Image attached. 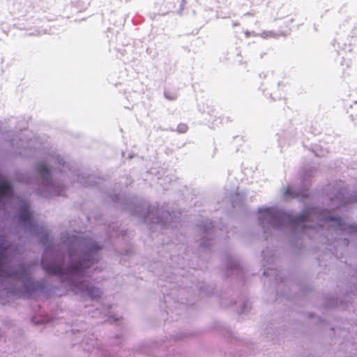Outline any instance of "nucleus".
<instances>
[{
	"label": "nucleus",
	"mask_w": 357,
	"mask_h": 357,
	"mask_svg": "<svg viewBox=\"0 0 357 357\" xmlns=\"http://www.w3.org/2000/svg\"><path fill=\"white\" fill-rule=\"evenodd\" d=\"M314 220H317L322 222V224H319V226L324 227L326 224L329 227H333L340 230H345L348 229L349 231H357V228L354 227H345V225L342 222L340 218H333L331 216H323L322 212L319 211L317 208H312L307 211H305L303 214L296 216L293 220L292 222L294 225H301L306 222H311Z\"/></svg>",
	"instance_id": "f257e3e1"
},
{
	"label": "nucleus",
	"mask_w": 357,
	"mask_h": 357,
	"mask_svg": "<svg viewBox=\"0 0 357 357\" xmlns=\"http://www.w3.org/2000/svg\"><path fill=\"white\" fill-rule=\"evenodd\" d=\"M19 219L24 227H26L30 231H31L32 228L35 227V225L32 220V215L29 210V206L27 204L24 205L20 208Z\"/></svg>",
	"instance_id": "f03ea898"
},
{
	"label": "nucleus",
	"mask_w": 357,
	"mask_h": 357,
	"mask_svg": "<svg viewBox=\"0 0 357 357\" xmlns=\"http://www.w3.org/2000/svg\"><path fill=\"white\" fill-rule=\"evenodd\" d=\"M6 248H0V278L15 277L6 266Z\"/></svg>",
	"instance_id": "7ed1b4c3"
},
{
	"label": "nucleus",
	"mask_w": 357,
	"mask_h": 357,
	"mask_svg": "<svg viewBox=\"0 0 357 357\" xmlns=\"http://www.w3.org/2000/svg\"><path fill=\"white\" fill-rule=\"evenodd\" d=\"M77 290L84 292L86 291L87 295L92 298H98L100 296V291L99 289L94 287H85L83 282H80L79 284H75L73 287L72 290L76 291Z\"/></svg>",
	"instance_id": "20e7f679"
},
{
	"label": "nucleus",
	"mask_w": 357,
	"mask_h": 357,
	"mask_svg": "<svg viewBox=\"0 0 357 357\" xmlns=\"http://www.w3.org/2000/svg\"><path fill=\"white\" fill-rule=\"evenodd\" d=\"M42 266L43 269L48 274L53 275H62L63 269L60 264H46L45 261V259L43 258L42 260Z\"/></svg>",
	"instance_id": "39448f33"
},
{
	"label": "nucleus",
	"mask_w": 357,
	"mask_h": 357,
	"mask_svg": "<svg viewBox=\"0 0 357 357\" xmlns=\"http://www.w3.org/2000/svg\"><path fill=\"white\" fill-rule=\"evenodd\" d=\"M335 199L338 201V206H344L347 204L357 202V192L351 197L345 199L344 197V192L340 190L337 194L335 195Z\"/></svg>",
	"instance_id": "423d86ee"
},
{
	"label": "nucleus",
	"mask_w": 357,
	"mask_h": 357,
	"mask_svg": "<svg viewBox=\"0 0 357 357\" xmlns=\"http://www.w3.org/2000/svg\"><path fill=\"white\" fill-rule=\"evenodd\" d=\"M13 190L11 186L4 180H0V197L11 196Z\"/></svg>",
	"instance_id": "0eeeda50"
},
{
	"label": "nucleus",
	"mask_w": 357,
	"mask_h": 357,
	"mask_svg": "<svg viewBox=\"0 0 357 357\" xmlns=\"http://www.w3.org/2000/svg\"><path fill=\"white\" fill-rule=\"evenodd\" d=\"M38 172L43 178H47L50 176V170L44 163H40L37 167Z\"/></svg>",
	"instance_id": "6e6552de"
},
{
	"label": "nucleus",
	"mask_w": 357,
	"mask_h": 357,
	"mask_svg": "<svg viewBox=\"0 0 357 357\" xmlns=\"http://www.w3.org/2000/svg\"><path fill=\"white\" fill-rule=\"evenodd\" d=\"M188 130V126L185 123H180L177 126L178 132L181 133H185Z\"/></svg>",
	"instance_id": "1a4fd4ad"
},
{
	"label": "nucleus",
	"mask_w": 357,
	"mask_h": 357,
	"mask_svg": "<svg viewBox=\"0 0 357 357\" xmlns=\"http://www.w3.org/2000/svg\"><path fill=\"white\" fill-rule=\"evenodd\" d=\"M82 270H81V268L80 267H78V266H72L69 270H68V272L70 273V274H74V273H77L79 272H80Z\"/></svg>",
	"instance_id": "9d476101"
},
{
	"label": "nucleus",
	"mask_w": 357,
	"mask_h": 357,
	"mask_svg": "<svg viewBox=\"0 0 357 357\" xmlns=\"http://www.w3.org/2000/svg\"><path fill=\"white\" fill-rule=\"evenodd\" d=\"M284 195L285 196H288V195H291V188H287L285 192H284Z\"/></svg>",
	"instance_id": "9b49d317"
},
{
	"label": "nucleus",
	"mask_w": 357,
	"mask_h": 357,
	"mask_svg": "<svg viewBox=\"0 0 357 357\" xmlns=\"http://www.w3.org/2000/svg\"><path fill=\"white\" fill-rule=\"evenodd\" d=\"M261 212H263L264 213L270 214V209H264Z\"/></svg>",
	"instance_id": "f8f14e48"
},
{
	"label": "nucleus",
	"mask_w": 357,
	"mask_h": 357,
	"mask_svg": "<svg viewBox=\"0 0 357 357\" xmlns=\"http://www.w3.org/2000/svg\"><path fill=\"white\" fill-rule=\"evenodd\" d=\"M93 250H99V248H96L95 249L93 248L91 251H93Z\"/></svg>",
	"instance_id": "ddd939ff"
},
{
	"label": "nucleus",
	"mask_w": 357,
	"mask_h": 357,
	"mask_svg": "<svg viewBox=\"0 0 357 357\" xmlns=\"http://www.w3.org/2000/svg\"><path fill=\"white\" fill-rule=\"evenodd\" d=\"M165 96H166V97H167V98H169V100H172V98H169V97H167V95H165Z\"/></svg>",
	"instance_id": "4468645a"
}]
</instances>
